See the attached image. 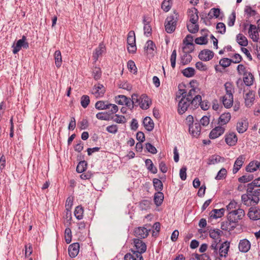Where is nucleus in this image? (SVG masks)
<instances>
[{
	"mask_svg": "<svg viewBox=\"0 0 260 260\" xmlns=\"http://www.w3.org/2000/svg\"><path fill=\"white\" fill-rule=\"evenodd\" d=\"M243 81L246 85L250 86L253 84L254 77L251 73L248 72L243 75Z\"/></svg>",
	"mask_w": 260,
	"mask_h": 260,
	"instance_id": "33",
	"label": "nucleus"
},
{
	"mask_svg": "<svg viewBox=\"0 0 260 260\" xmlns=\"http://www.w3.org/2000/svg\"><path fill=\"white\" fill-rule=\"evenodd\" d=\"M199 104L198 105V107L200 106L202 109L204 110H208L210 106V103L207 101H202L201 100L200 101H199Z\"/></svg>",
	"mask_w": 260,
	"mask_h": 260,
	"instance_id": "62",
	"label": "nucleus"
},
{
	"mask_svg": "<svg viewBox=\"0 0 260 260\" xmlns=\"http://www.w3.org/2000/svg\"><path fill=\"white\" fill-rule=\"evenodd\" d=\"M220 10L218 8H212L209 13L208 16L210 19H212L213 17L218 18L220 15Z\"/></svg>",
	"mask_w": 260,
	"mask_h": 260,
	"instance_id": "50",
	"label": "nucleus"
},
{
	"mask_svg": "<svg viewBox=\"0 0 260 260\" xmlns=\"http://www.w3.org/2000/svg\"><path fill=\"white\" fill-rule=\"evenodd\" d=\"M150 101L146 94L141 95V101L140 107L143 109H147L149 108L150 105Z\"/></svg>",
	"mask_w": 260,
	"mask_h": 260,
	"instance_id": "29",
	"label": "nucleus"
},
{
	"mask_svg": "<svg viewBox=\"0 0 260 260\" xmlns=\"http://www.w3.org/2000/svg\"><path fill=\"white\" fill-rule=\"evenodd\" d=\"M248 123L246 120L241 119L237 123V130L239 133H244L248 128Z\"/></svg>",
	"mask_w": 260,
	"mask_h": 260,
	"instance_id": "26",
	"label": "nucleus"
},
{
	"mask_svg": "<svg viewBox=\"0 0 260 260\" xmlns=\"http://www.w3.org/2000/svg\"><path fill=\"white\" fill-rule=\"evenodd\" d=\"M238 208H240L239 205L235 200L231 201L230 203L226 206V210L229 212L234 211L235 210L237 209Z\"/></svg>",
	"mask_w": 260,
	"mask_h": 260,
	"instance_id": "45",
	"label": "nucleus"
},
{
	"mask_svg": "<svg viewBox=\"0 0 260 260\" xmlns=\"http://www.w3.org/2000/svg\"><path fill=\"white\" fill-rule=\"evenodd\" d=\"M213 56V52L208 49H204L201 51L199 54V58L205 61L211 60Z\"/></svg>",
	"mask_w": 260,
	"mask_h": 260,
	"instance_id": "13",
	"label": "nucleus"
},
{
	"mask_svg": "<svg viewBox=\"0 0 260 260\" xmlns=\"http://www.w3.org/2000/svg\"><path fill=\"white\" fill-rule=\"evenodd\" d=\"M237 42L241 46H246L248 45L247 38L242 34H239L236 37Z\"/></svg>",
	"mask_w": 260,
	"mask_h": 260,
	"instance_id": "39",
	"label": "nucleus"
},
{
	"mask_svg": "<svg viewBox=\"0 0 260 260\" xmlns=\"http://www.w3.org/2000/svg\"><path fill=\"white\" fill-rule=\"evenodd\" d=\"M164 196L162 192L158 191L154 196V202L156 206H160L164 200Z\"/></svg>",
	"mask_w": 260,
	"mask_h": 260,
	"instance_id": "34",
	"label": "nucleus"
},
{
	"mask_svg": "<svg viewBox=\"0 0 260 260\" xmlns=\"http://www.w3.org/2000/svg\"><path fill=\"white\" fill-rule=\"evenodd\" d=\"M183 44H184V49H186L187 46L190 47L191 50H194V45L193 44V37L188 35L185 37L183 40Z\"/></svg>",
	"mask_w": 260,
	"mask_h": 260,
	"instance_id": "30",
	"label": "nucleus"
},
{
	"mask_svg": "<svg viewBox=\"0 0 260 260\" xmlns=\"http://www.w3.org/2000/svg\"><path fill=\"white\" fill-rule=\"evenodd\" d=\"M96 117L102 120L109 121L111 119L110 114L107 112H99L96 114Z\"/></svg>",
	"mask_w": 260,
	"mask_h": 260,
	"instance_id": "53",
	"label": "nucleus"
},
{
	"mask_svg": "<svg viewBox=\"0 0 260 260\" xmlns=\"http://www.w3.org/2000/svg\"><path fill=\"white\" fill-rule=\"evenodd\" d=\"M216 29L218 32L221 34H224L226 31L225 24L222 22H219L216 25Z\"/></svg>",
	"mask_w": 260,
	"mask_h": 260,
	"instance_id": "63",
	"label": "nucleus"
},
{
	"mask_svg": "<svg viewBox=\"0 0 260 260\" xmlns=\"http://www.w3.org/2000/svg\"><path fill=\"white\" fill-rule=\"evenodd\" d=\"M220 242L217 240H213L209 248L210 253L214 256V260H217L218 248H219L217 245ZM219 260L221 259L219 258Z\"/></svg>",
	"mask_w": 260,
	"mask_h": 260,
	"instance_id": "23",
	"label": "nucleus"
},
{
	"mask_svg": "<svg viewBox=\"0 0 260 260\" xmlns=\"http://www.w3.org/2000/svg\"><path fill=\"white\" fill-rule=\"evenodd\" d=\"M145 165L149 171L153 174L157 173V170L156 167H154L153 164L150 159H146L145 160Z\"/></svg>",
	"mask_w": 260,
	"mask_h": 260,
	"instance_id": "43",
	"label": "nucleus"
},
{
	"mask_svg": "<svg viewBox=\"0 0 260 260\" xmlns=\"http://www.w3.org/2000/svg\"><path fill=\"white\" fill-rule=\"evenodd\" d=\"M72 231L69 228H67L64 231V238L65 241L67 244L71 243L72 241Z\"/></svg>",
	"mask_w": 260,
	"mask_h": 260,
	"instance_id": "55",
	"label": "nucleus"
},
{
	"mask_svg": "<svg viewBox=\"0 0 260 260\" xmlns=\"http://www.w3.org/2000/svg\"><path fill=\"white\" fill-rule=\"evenodd\" d=\"M192 59V56L189 53L183 52V54L181 56V63L183 65L189 63Z\"/></svg>",
	"mask_w": 260,
	"mask_h": 260,
	"instance_id": "38",
	"label": "nucleus"
},
{
	"mask_svg": "<svg viewBox=\"0 0 260 260\" xmlns=\"http://www.w3.org/2000/svg\"><path fill=\"white\" fill-rule=\"evenodd\" d=\"M83 214V208L80 206H78L76 207L75 208V211H74V215H75L76 218L78 220H80V219H82Z\"/></svg>",
	"mask_w": 260,
	"mask_h": 260,
	"instance_id": "51",
	"label": "nucleus"
},
{
	"mask_svg": "<svg viewBox=\"0 0 260 260\" xmlns=\"http://www.w3.org/2000/svg\"><path fill=\"white\" fill-rule=\"evenodd\" d=\"M222 102L226 108H231L233 104V96L225 95L222 98Z\"/></svg>",
	"mask_w": 260,
	"mask_h": 260,
	"instance_id": "28",
	"label": "nucleus"
},
{
	"mask_svg": "<svg viewBox=\"0 0 260 260\" xmlns=\"http://www.w3.org/2000/svg\"><path fill=\"white\" fill-rule=\"evenodd\" d=\"M199 89L192 88L187 93L185 89H179L177 98L179 99L178 105V112L183 114L188 108L194 109L198 108L199 102L201 100V96L198 94Z\"/></svg>",
	"mask_w": 260,
	"mask_h": 260,
	"instance_id": "1",
	"label": "nucleus"
},
{
	"mask_svg": "<svg viewBox=\"0 0 260 260\" xmlns=\"http://www.w3.org/2000/svg\"><path fill=\"white\" fill-rule=\"evenodd\" d=\"M257 170H260V161L257 160L250 162L246 167V171L248 172H254Z\"/></svg>",
	"mask_w": 260,
	"mask_h": 260,
	"instance_id": "25",
	"label": "nucleus"
},
{
	"mask_svg": "<svg viewBox=\"0 0 260 260\" xmlns=\"http://www.w3.org/2000/svg\"><path fill=\"white\" fill-rule=\"evenodd\" d=\"M225 141L230 146H234L237 144L238 138L236 134L234 132L229 133L224 136Z\"/></svg>",
	"mask_w": 260,
	"mask_h": 260,
	"instance_id": "9",
	"label": "nucleus"
},
{
	"mask_svg": "<svg viewBox=\"0 0 260 260\" xmlns=\"http://www.w3.org/2000/svg\"><path fill=\"white\" fill-rule=\"evenodd\" d=\"M13 48V53L14 54H17L22 48L24 49H27L29 47V44L26 41V37L25 36H23L21 39L18 40L16 44H14L12 46Z\"/></svg>",
	"mask_w": 260,
	"mask_h": 260,
	"instance_id": "6",
	"label": "nucleus"
},
{
	"mask_svg": "<svg viewBox=\"0 0 260 260\" xmlns=\"http://www.w3.org/2000/svg\"><path fill=\"white\" fill-rule=\"evenodd\" d=\"M90 103V99L89 96L87 95H83L81 98V105L84 108H86Z\"/></svg>",
	"mask_w": 260,
	"mask_h": 260,
	"instance_id": "60",
	"label": "nucleus"
},
{
	"mask_svg": "<svg viewBox=\"0 0 260 260\" xmlns=\"http://www.w3.org/2000/svg\"><path fill=\"white\" fill-rule=\"evenodd\" d=\"M153 186L155 189L158 191H161L163 189V184L162 182L157 178L153 179Z\"/></svg>",
	"mask_w": 260,
	"mask_h": 260,
	"instance_id": "48",
	"label": "nucleus"
},
{
	"mask_svg": "<svg viewBox=\"0 0 260 260\" xmlns=\"http://www.w3.org/2000/svg\"><path fill=\"white\" fill-rule=\"evenodd\" d=\"M141 96L139 98L137 94H133L131 99V107L130 108H133L134 106H138L141 104Z\"/></svg>",
	"mask_w": 260,
	"mask_h": 260,
	"instance_id": "36",
	"label": "nucleus"
},
{
	"mask_svg": "<svg viewBox=\"0 0 260 260\" xmlns=\"http://www.w3.org/2000/svg\"><path fill=\"white\" fill-rule=\"evenodd\" d=\"M143 125L146 129L149 132L152 131L154 128L153 121L149 117H146L144 119Z\"/></svg>",
	"mask_w": 260,
	"mask_h": 260,
	"instance_id": "27",
	"label": "nucleus"
},
{
	"mask_svg": "<svg viewBox=\"0 0 260 260\" xmlns=\"http://www.w3.org/2000/svg\"><path fill=\"white\" fill-rule=\"evenodd\" d=\"M248 34L253 42H257L259 40L258 32L255 25L250 24Z\"/></svg>",
	"mask_w": 260,
	"mask_h": 260,
	"instance_id": "17",
	"label": "nucleus"
},
{
	"mask_svg": "<svg viewBox=\"0 0 260 260\" xmlns=\"http://www.w3.org/2000/svg\"><path fill=\"white\" fill-rule=\"evenodd\" d=\"M255 99L254 92L252 91H249L244 96L245 104L247 107H250Z\"/></svg>",
	"mask_w": 260,
	"mask_h": 260,
	"instance_id": "22",
	"label": "nucleus"
},
{
	"mask_svg": "<svg viewBox=\"0 0 260 260\" xmlns=\"http://www.w3.org/2000/svg\"><path fill=\"white\" fill-rule=\"evenodd\" d=\"M127 45L136 44L135 34L133 30L130 31L127 35Z\"/></svg>",
	"mask_w": 260,
	"mask_h": 260,
	"instance_id": "52",
	"label": "nucleus"
},
{
	"mask_svg": "<svg viewBox=\"0 0 260 260\" xmlns=\"http://www.w3.org/2000/svg\"><path fill=\"white\" fill-rule=\"evenodd\" d=\"M109 103L107 101H98L95 104V107L99 110H106L109 108Z\"/></svg>",
	"mask_w": 260,
	"mask_h": 260,
	"instance_id": "40",
	"label": "nucleus"
},
{
	"mask_svg": "<svg viewBox=\"0 0 260 260\" xmlns=\"http://www.w3.org/2000/svg\"><path fill=\"white\" fill-rule=\"evenodd\" d=\"M223 160L224 158L216 154L212 155L208 159L207 164L209 165H214Z\"/></svg>",
	"mask_w": 260,
	"mask_h": 260,
	"instance_id": "31",
	"label": "nucleus"
},
{
	"mask_svg": "<svg viewBox=\"0 0 260 260\" xmlns=\"http://www.w3.org/2000/svg\"><path fill=\"white\" fill-rule=\"evenodd\" d=\"M224 208L213 209L210 213V216L215 219L220 218L224 215Z\"/></svg>",
	"mask_w": 260,
	"mask_h": 260,
	"instance_id": "35",
	"label": "nucleus"
},
{
	"mask_svg": "<svg viewBox=\"0 0 260 260\" xmlns=\"http://www.w3.org/2000/svg\"><path fill=\"white\" fill-rule=\"evenodd\" d=\"M248 216L253 220L260 219V209L257 207H252L249 209Z\"/></svg>",
	"mask_w": 260,
	"mask_h": 260,
	"instance_id": "12",
	"label": "nucleus"
},
{
	"mask_svg": "<svg viewBox=\"0 0 260 260\" xmlns=\"http://www.w3.org/2000/svg\"><path fill=\"white\" fill-rule=\"evenodd\" d=\"M105 91V88L100 83L95 84L92 89V93L94 94L96 98L102 97Z\"/></svg>",
	"mask_w": 260,
	"mask_h": 260,
	"instance_id": "10",
	"label": "nucleus"
},
{
	"mask_svg": "<svg viewBox=\"0 0 260 260\" xmlns=\"http://www.w3.org/2000/svg\"><path fill=\"white\" fill-rule=\"evenodd\" d=\"M253 179V175H244L239 178L238 181L241 183H247L251 181Z\"/></svg>",
	"mask_w": 260,
	"mask_h": 260,
	"instance_id": "57",
	"label": "nucleus"
},
{
	"mask_svg": "<svg viewBox=\"0 0 260 260\" xmlns=\"http://www.w3.org/2000/svg\"><path fill=\"white\" fill-rule=\"evenodd\" d=\"M87 163L85 161H80L77 166L76 171L78 173L83 172L86 169Z\"/></svg>",
	"mask_w": 260,
	"mask_h": 260,
	"instance_id": "58",
	"label": "nucleus"
},
{
	"mask_svg": "<svg viewBox=\"0 0 260 260\" xmlns=\"http://www.w3.org/2000/svg\"><path fill=\"white\" fill-rule=\"evenodd\" d=\"M189 21L192 23H197L199 20L198 11L195 8H192L188 11Z\"/></svg>",
	"mask_w": 260,
	"mask_h": 260,
	"instance_id": "19",
	"label": "nucleus"
},
{
	"mask_svg": "<svg viewBox=\"0 0 260 260\" xmlns=\"http://www.w3.org/2000/svg\"><path fill=\"white\" fill-rule=\"evenodd\" d=\"M245 159V156L243 155H240L235 161L233 173L236 174L241 169Z\"/></svg>",
	"mask_w": 260,
	"mask_h": 260,
	"instance_id": "18",
	"label": "nucleus"
},
{
	"mask_svg": "<svg viewBox=\"0 0 260 260\" xmlns=\"http://www.w3.org/2000/svg\"><path fill=\"white\" fill-rule=\"evenodd\" d=\"M124 260H143V258L140 253L136 254L131 252L125 255Z\"/></svg>",
	"mask_w": 260,
	"mask_h": 260,
	"instance_id": "32",
	"label": "nucleus"
},
{
	"mask_svg": "<svg viewBox=\"0 0 260 260\" xmlns=\"http://www.w3.org/2000/svg\"><path fill=\"white\" fill-rule=\"evenodd\" d=\"M245 216V212L243 209L238 208L234 211L229 212L228 218L230 222L236 223L239 220H241Z\"/></svg>",
	"mask_w": 260,
	"mask_h": 260,
	"instance_id": "3",
	"label": "nucleus"
},
{
	"mask_svg": "<svg viewBox=\"0 0 260 260\" xmlns=\"http://www.w3.org/2000/svg\"><path fill=\"white\" fill-rule=\"evenodd\" d=\"M115 118H111V119H113V121L117 123H125L126 122V119L125 116L122 115H120L118 114L115 115Z\"/></svg>",
	"mask_w": 260,
	"mask_h": 260,
	"instance_id": "59",
	"label": "nucleus"
},
{
	"mask_svg": "<svg viewBox=\"0 0 260 260\" xmlns=\"http://www.w3.org/2000/svg\"><path fill=\"white\" fill-rule=\"evenodd\" d=\"M150 230V229H147L144 227H138L134 231L135 235L138 239L145 238L148 235Z\"/></svg>",
	"mask_w": 260,
	"mask_h": 260,
	"instance_id": "15",
	"label": "nucleus"
},
{
	"mask_svg": "<svg viewBox=\"0 0 260 260\" xmlns=\"http://www.w3.org/2000/svg\"><path fill=\"white\" fill-rule=\"evenodd\" d=\"M179 14L176 12L169 16L165 21V29L169 34L172 33L175 30L177 22L178 20Z\"/></svg>",
	"mask_w": 260,
	"mask_h": 260,
	"instance_id": "2",
	"label": "nucleus"
},
{
	"mask_svg": "<svg viewBox=\"0 0 260 260\" xmlns=\"http://www.w3.org/2000/svg\"><path fill=\"white\" fill-rule=\"evenodd\" d=\"M187 26L188 31L192 34H195L197 32L199 29V26L197 23H191L190 24H187Z\"/></svg>",
	"mask_w": 260,
	"mask_h": 260,
	"instance_id": "56",
	"label": "nucleus"
},
{
	"mask_svg": "<svg viewBox=\"0 0 260 260\" xmlns=\"http://www.w3.org/2000/svg\"><path fill=\"white\" fill-rule=\"evenodd\" d=\"M227 171L225 168L221 169L217 173V175L215 177L216 180H222L226 177Z\"/></svg>",
	"mask_w": 260,
	"mask_h": 260,
	"instance_id": "54",
	"label": "nucleus"
},
{
	"mask_svg": "<svg viewBox=\"0 0 260 260\" xmlns=\"http://www.w3.org/2000/svg\"><path fill=\"white\" fill-rule=\"evenodd\" d=\"M230 242L225 241L222 243L218 248L217 260L220 259L219 257H225L228 254L230 248Z\"/></svg>",
	"mask_w": 260,
	"mask_h": 260,
	"instance_id": "7",
	"label": "nucleus"
},
{
	"mask_svg": "<svg viewBox=\"0 0 260 260\" xmlns=\"http://www.w3.org/2000/svg\"><path fill=\"white\" fill-rule=\"evenodd\" d=\"M55 63L57 68H59L62 63V57L61 52L59 50H57L55 52L54 54Z\"/></svg>",
	"mask_w": 260,
	"mask_h": 260,
	"instance_id": "42",
	"label": "nucleus"
},
{
	"mask_svg": "<svg viewBox=\"0 0 260 260\" xmlns=\"http://www.w3.org/2000/svg\"><path fill=\"white\" fill-rule=\"evenodd\" d=\"M232 62V59H229L228 58H223L220 59L219 61V64L223 68H226L229 67L231 63Z\"/></svg>",
	"mask_w": 260,
	"mask_h": 260,
	"instance_id": "61",
	"label": "nucleus"
},
{
	"mask_svg": "<svg viewBox=\"0 0 260 260\" xmlns=\"http://www.w3.org/2000/svg\"><path fill=\"white\" fill-rule=\"evenodd\" d=\"M183 75L186 77H191L195 74V70L193 68L188 67L182 71Z\"/></svg>",
	"mask_w": 260,
	"mask_h": 260,
	"instance_id": "46",
	"label": "nucleus"
},
{
	"mask_svg": "<svg viewBox=\"0 0 260 260\" xmlns=\"http://www.w3.org/2000/svg\"><path fill=\"white\" fill-rule=\"evenodd\" d=\"M251 248V243L247 239L240 240L238 244L239 250L243 253L247 252Z\"/></svg>",
	"mask_w": 260,
	"mask_h": 260,
	"instance_id": "8",
	"label": "nucleus"
},
{
	"mask_svg": "<svg viewBox=\"0 0 260 260\" xmlns=\"http://www.w3.org/2000/svg\"><path fill=\"white\" fill-rule=\"evenodd\" d=\"M115 102L119 105H125L129 108L131 107V99L124 95H118L115 96Z\"/></svg>",
	"mask_w": 260,
	"mask_h": 260,
	"instance_id": "14",
	"label": "nucleus"
},
{
	"mask_svg": "<svg viewBox=\"0 0 260 260\" xmlns=\"http://www.w3.org/2000/svg\"><path fill=\"white\" fill-rule=\"evenodd\" d=\"M247 193L252 198L253 204H257L260 200V188L255 186H250V183L247 185Z\"/></svg>",
	"mask_w": 260,
	"mask_h": 260,
	"instance_id": "4",
	"label": "nucleus"
},
{
	"mask_svg": "<svg viewBox=\"0 0 260 260\" xmlns=\"http://www.w3.org/2000/svg\"><path fill=\"white\" fill-rule=\"evenodd\" d=\"M224 87L226 91V94L228 95L233 96L234 93V87L233 84L229 82L224 84Z\"/></svg>",
	"mask_w": 260,
	"mask_h": 260,
	"instance_id": "41",
	"label": "nucleus"
},
{
	"mask_svg": "<svg viewBox=\"0 0 260 260\" xmlns=\"http://www.w3.org/2000/svg\"><path fill=\"white\" fill-rule=\"evenodd\" d=\"M135 249H131V251L133 254H138V253H142L145 252L146 250V245L143 241L140 239H135L134 240Z\"/></svg>",
	"mask_w": 260,
	"mask_h": 260,
	"instance_id": "5",
	"label": "nucleus"
},
{
	"mask_svg": "<svg viewBox=\"0 0 260 260\" xmlns=\"http://www.w3.org/2000/svg\"><path fill=\"white\" fill-rule=\"evenodd\" d=\"M80 246L78 243L71 244L68 249L69 254L71 257H75L79 251Z\"/></svg>",
	"mask_w": 260,
	"mask_h": 260,
	"instance_id": "20",
	"label": "nucleus"
},
{
	"mask_svg": "<svg viewBox=\"0 0 260 260\" xmlns=\"http://www.w3.org/2000/svg\"><path fill=\"white\" fill-rule=\"evenodd\" d=\"M106 51V48L103 43H100L98 48L95 50L94 52L93 53V59L94 62H96L99 57L101 56L102 54Z\"/></svg>",
	"mask_w": 260,
	"mask_h": 260,
	"instance_id": "16",
	"label": "nucleus"
},
{
	"mask_svg": "<svg viewBox=\"0 0 260 260\" xmlns=\"http://www.w3.org/2000/svg\"><path fill=\"white\" fill-rule=\"evenodd\" d=\"M231 118V114L229 112L222 114L218 120V124L219 125L224 126L230 120Z\"/></svg>",
	"mask_w": 260,
	"mask_h": 260,
	"instance_id": "24",
	"label": "nucleus"
},
{
	"mask_svg": "<svg viewBox=\"0 0 260 260\" xmlns=\"http://www.w3.org/2000/svg\"><path fill=\"white\" fill-rule=\"evenodd\" d=\"M172 0H164L161 4V9L166 12H168L171 8Z\"/></svg>",
	"mask_w": 260,
	"mask_h": 260,
	"instance_id": "47",
	"label": "nucleus"
},
{
	"mask_svg": "<svg viewBox=\"0 0 260 260\" xmlns=\"http://www.w3.org/2000/svg\"><path fill=\"white\" fill-rule=\"evenodd\" d=\"M155 49L156 46L153 41L151 40L147 41L145 46V49L146 50L148 54H152Z\"/></svg>",
	"mask_w": 260,
	"mask_h": 260,
	"instance_id": "37",
	"label": "nucleus"
},
{
	"mask_svg": "<svg viewBox=\"0 0 260 260\" xmlns=\"http://www.w3.org/2000/svg\"><path fill=\"white\" fill-rule=\"evenodd\" d=\"M201 129V128L200 124L198 122H195L190 125V127H189V132L190 134L195 137H197L200 135Z\"/></svg>",
	"mask_w": 260,
	"mask_h": 260,
	"instance_id": "21",
	"label": "nucleus"
},
{
	"mask_svg": "<svg viewBox=\"0 0 260 260\" xmlns=\"http://www.w3.org/2000/svg\"><path fill=\"white\" fill-rule=\"evenodd\" d=\"M221 232V231L217 230H213L210 232V237L213 239V240H217L218 241H220V234Z\"/></svg>",
	"mask_w": 260,
	"mask_h": 260,
	"instance_id": "44",
	"label": "nucleus"
},
{
	"mask_svg": "<svg viewBox=\"0 0 260 260\" xmlns=\"http://www.w3.org/2000/svg\"><path fill=\"white\" fill-rule=\"evenodd\" d=\"M92 75L95 80H98L100 78L101 76V69L98 67H95L93 69Z\"/></svg>",
	"mask_w": 260,
	"mask_h": 260,
	"instance_id": "64",
	"label": "nucleus"
},
{
	"mask_svg": "<svg viewBox=\"0 0 260 260\" xmlns=\"http://www.w3.org/2000/svg\"><path fill=\"white\" fill-rule=\"evenodd\" d=\"M241 200L242 203L246 205L249 206L251 205L252 203V198L249 196V193L244 194L241 196Z\"/></svg>",
	"mask_w": 260,
	"mask_h": 260,
	"instance_id": "49",
	"label": "nucleus"
},
{
	"mask_svg": "<svg viewBox=\"0 0 260 260\" xmlns=\"http://www.w3.org/2000/svg\"><path fill=\"white\" fill-rule=\"evenodd\" d=\"M225 131L224 126L219 125L213 128L209 134V137L211 139H216L222 135Z\"/></svg>",
	"mask_w": 260,
	"mask_h": 260,
	"instance_id": "11",
	"label": "nucleus"
}]
</instances>
